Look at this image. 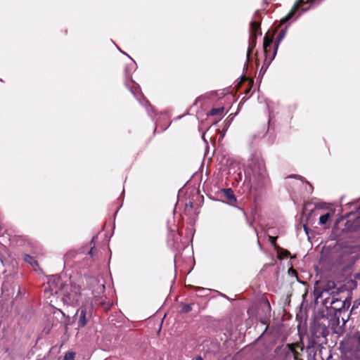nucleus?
Listing matches in <instances>:
<instances>
[{"mask_svg":"<svg viewBox=\"0 0 360 360\" xmlns=\"http://www.w3.org/2000/svg\"><path fill=\"white\" fill-rule=\"evenodd\" d=\"M340 349L344 354L360 352V333L356 332L345 338L340 343Z\"/></svg>","mask_w":360,"mask_h":360,"instance_id":"f03ea898","label":"nucleus"},{"mask_svg":"<svg viewBox=\"0 0 360 360\" xmlns=\"http://www.w3.org/2000/svg\"><path fill=\"white\" fill-rule=\"evenodd\" d=\"M195 360H203V359L201 356H198Z\"/></svg>","mask_w":360,"mask_h":360,"instance_id":"dca6fc26","label":"nucleus"},{"mask_svg":"<svg viewBox=\"0 0 360 360\" xmlns=\"http://www.w3.org/2000/svg\"><path fill=\"white\" fill-rule=\"evenodd\" d=\"M252 37H256L257 34H262L259 31V23L257 22H252L251 23Z\"/></svg>","mask_w":360,"mask_h":360,"instance_id":"6e6552de","label":"nucleus"},{"mask_svg":"<svg viewBox=\"0 0 360 360\" xmlns=\"http://www.w3.org/2000/svg\"><path fill=\"white\" fill-rule=\"evenodd\" d=\"M63 294L60 296L62 301L68 305H75L77 303L80 297V288L78 285L72 284L71 282L65 283L62 289Z\"/></svg>","mask_w":360,"mask_h":360,"instance_id":"f257e3e1","label":"nucleus"},{"mask_svg":"<svg viewBox=\"0 0 360 360\" xmlns=\"http://www.w3.org/2000/svg\"><path fill=\"white\" fill-rule=\"evenodd\" d=\"M24 259L27 263L30 264L32 267L36 268L38 266L37 262L31 256L26 255L24 257Z\"/></svg>","mask_w":360,"mask_h":360,"instance_id":"1a4fd4ad","label":"nucleus"},{"mask_svg":"<svg viewBox=\"0 0 360 360\" xmlns=\"http://www.w3.org/2000/svg\"><path fill=\"white\" fill-rule=\"evenodd\" d=\"M65 283H63L61 278L57 276H51L48 281V287L45 288L46 292H50L51 295L63 294V288H65Z\"/></svg>","mask_w":360,"mask_h":360,"instance_id":"7ed1b4c3","label":"nucleus"},{"mask_svg":"<svg viewBox=\"0 0 360 360\" xmlns=\"http://www.w3.org/2000/svg\"><path fill=\"white\" fill-rule=\"evenodd\" d=\"M334 212H328L321 215L319 217V224L320 225H326L329 221L330 219L333 217Z\"/></svg>","mask_w":360,"mask_h":360,"instance_id":"0eeeda50","label":"nucleus"},{"mask_svg":"<svg viewBox=\"0 0 360 360\" xmlns=\"http://www.w3.org/2000/svg\"><path fill=\"white\" fill-rule=\"evenodd\" d=\"M225 193L229 200L234 201L236 200V198L230 189L225 190Z\"/></svg>","mask_w":360,"mask_h":360,"instance_id":"9b49d317","label":"nucleus"},{"mask_svg":"<svg viewBox=\"0 0 360 360\" xmlns=\"http://www.w3.org/2000/svg\"><path fill=\"white\" fill-rule=\"evenodd\" d=\"M304 230L307 231V226H304Z\"/></svg>","mask_w":360,"mask_h":360,"instance_id":"f3484780","label":"nucleus"},{"mask_svg":"<svg viewBox=\"0 0 360 360\" xmlns=\"http://www.w3.org/2000/svg\"><path fill=\"white\" fill-rule=\"evenodd\" d=\"M190 310H191V306L187 305L185 308V311H189Z\"/></svg>","mask_w":360,"mask_h":360,"instance_id":"4468645a","label":"nucleus"},{"mask_svg":"<svg viewBox=\"0 0 360 360\" xmlns=\"http://www.w3.org/2000/svg\"><path fill=\"white\" fill-rule=\"evenodd\" d=\"M77 314L79 316L77 321L78 327L83 328L86 325L88 320L91 316V309L86 306H83L77 310Z\"/></svg>","mask_w":360,"mask_h":360,"instance_id":"39448f33","label":"nucleus"},{"mask_svg":"<svg viewBox=\"0 0 360 360\" xmlns=\"http://www.w3.org/2000/svg\"><path fill=\"white\" fill-rule=\"evenodd\" d=\"M271 243H272L273 244H274V243H275V238H273V237H271Z\"/></svg>","mask_w":360,"mask_h":360,"instance_id":"2eb2a0df","label":"nucleus"},{"mask_svg":"<svg viewBox=\"0 0 360 360\" xmlns=\"http://www.w3.org/2000/svg\"><path fill=\"white\" fill-rule=\"evenodd\" d=\"M75 359V353L68 352L65 354L63 360H74Z\"/></svg>","mask_w":360,"mask_h":360,"instance_id":"f8f14e48","label":"nucleus"},{"mask_svg":"<svg viewBox=\"0 0 360 360\" xmlns=\"http://www.w3.org/2000/svg\"><path fill=\"white\" fill-rule=\"evenodd\" d=\"M271 44L272 39L269 38V37L266 35L264 39V49L266 57L269 56V54L271 51Z\"/></svg>","mask_w":360,"mask_h":360,"instance_id":"423d86ee","label":"nucleus"},{"mask_svg":"<svg viewBox=\"0 0 360 360\" xmlns=\"http://www.w3.org/2000/svg\"><path fill=\"white\" fill-rule=\"evenodd\" d=\"M224 113V108H213L209 113L210 115H219L221 117Z\"/></svg>","mask_w":360,"mask_h":360,"instance_id":"9d476101","label":"nucleus"},{"mask_svg":"<svg viewBox=\"0 0 360 360\" xmlns=\"http://www.w3.org/2000/svg\"><path fill=\"white\" fill-rule=\"evenodd\" d=\"M312 0H298L292 8L289 13L283 18L281 20V23H285L288 20H289L292 16L295 14L296 11L299 8H302V11H307L309 8V6H306V4L311 2Z\"/></svg>","mask_w":360,"mask_h":360,"instance_id":"20e7f679","label":"nucleus"},{"mask_svg":"<svg viewBox=\"0 0 360 360\" xmlns=\"http://www.w3.org/2000/svg\"><path fill=\"white\" fill-rule=\"evenodd\" d=\"M284 37V32L283 31H281L278 37H277V39H278V42L283 39V37Z\"/></svg>","mask_w":360,"mask_h":360,"instance_id":"ddd939ff","label":"nucleus"}]
</instances>
